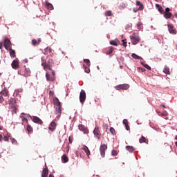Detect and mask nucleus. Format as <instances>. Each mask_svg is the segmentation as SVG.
<instances>
[{
  "instance_id": "4",
  "label": "nucleus",
  "mask_w": 177,
  "mask_h": 177,
  "mask_svg": "<svg viewBox=\"0 0 177 177\" xmlns=\"http://www.w3.org/2000/svg\"><path fill=\"white\" fill-rule=\"evenodd\" d=\"M51 71V75L49 73V72H46V77L47 81H50L51 82H53L55 80H56V77H55L56 75V73L53 70L50 71Z\"/></svg>"
},
{
  "instance_id": "7",
  "label": "nucleus",
  "mask_w": 177,
  "mask_h": 177,
  "mask_svg": "<svg viewBox=\"0 0 177 177\" xmlns=\"http://www.w3.org/2000/svg\"><path fill=\"white\" fill-rule=\"evenodd\" d=\"M28 117H30V120H32V121L35 122V124H38L39 125H42V124H44L42 120H41V118L37 116H31L30 115H28Z\"/></svg>"
},
{
  "instance_id": "23",
  "label": "nucleus",
  "mask_w": 177,
  "mask_h": 177,
  "mask_svg": "<svg viewBox=\"0 0 177 177\" xmlns=\"http://www.w3.org/2000/svg\"><path fill=\"white\" fill-rule=\"evenodd\" d=\"M126 150H127V151H129V153H133V151H135V147L127 145L126 146Z\"/></svg>"
},
{
  "instance_id": "41",
  "label": "nucleus",
  "mask_w": 177,
  "mask_h": 177,
  "mask_svg": "<svg viewBox=\"0 0 177 177\" xmlns=\"http://www.w3.org/2000/svg\"><path fill=\"white\" fill-rule=\"evenodd\" d=\"M131 56H132L133 59H138V60H140V59H141V57L139 55H138L135 53L132 54Z\"/></svg>"
},
{
  "instance_id": "62",
  "label": "nucleus",
  "mask_w": 177,
  "mask_h": 177,
  "mask_svg": "<svg viewBox=\"0 0 177 177\" xmlns=\"http://www.w3.org/2000/svg\"><path fill=\"white\" fill-rule=\"evenodd\" d=\"M122 6H123V8L126 7L125 4H124V3H122Z\"/></svg>"
},
{
  "instance_id": "54",
  "label": "nucleus",
  "mask_w": 177,
  "mask_h": 177,
  "mask_svg": "<svg viewBox=\"0 0 177 177\" xmlns=\"http://www.w3.org/2000/svg\"><path fill=\"white\" fill-rule=\"evenodd\" d=\"M3 139V136L2 134H0V142H2V140Z\"/></svg>"
},
{
  "instance_id": "5",
  "label": "nucleus",
  "mask_w": 177,
  "mask_h": 177,
  "mask_svg": "<svg viewBox=\"0 0 177 177\" xmlns=\"http://www.w3.org/2000/svg\"><path fill=\"white\" fill-rule=\"evenodd\" d=\"M8 104L10 105V107L12 109L13 113L17 111V104H16V100L15 98H10L8 101Z\"/></svg>"
},
{
  "instance_id": "26",
  "label": "nucleus",
  "mask_w": 177,
  "mask_h": 177,
  "mask_svg": "<svg viewBox=\"0 0 177 177\" xmlns=\"http://www.w3.org/2000/svg\"><path fill=\"white\" fill-rule=\"evenodd\" d=\"M149 140L146 139V138L143 136H141V138L139 139V142L140 143H147Z\"/></svg>"
},
{
  "instance_id": "25",
  "label": "nucleus",
  "mask_w": 177,
  "mask_h": 177,
  "mask_svg": "<svg viewBox=\"0 0 177 177\" xmlns=\"http://www.w3.org/2000/svg\"><path fill=\"white\" fill-rule=\"evenodd\" d=\"M160 116L165 120H168V112L167 111H164L162 113H160Z\"/></svg>"
},
{
  "instance_id": "21",
  "label": "nucleus",
  "mask_w": 177,
  "mask_h": 177,
  "mask_svg": "<svg viewBox=\"0 0 177 177\" xmlns=\"http://www.w3.org/2000/svg\"><path fill=\"white\" fill-rule=\"evenodd\" d=\"M48 174H49V170L47 169V167L44 168L41 174V177H48Z\"/></svg>"
},
{
  "instance_id": "44",
  "label": "nucleus",
  "mask_w": 177,
  "mask_h": 177,
  "mask_svg": "<svg viewBox=\"0 0 177 177\" xmlns=\"http://www.w3.org/2000/svg\"><path fill=\"white\" fill-rule=\"evenodd\" d=\"M21 120H22L23 122H26V124H28V120L26 117L22 116Z\"/></svg>"
},
{
  "instance_id": "27",
  "label": "nucleus",
  "mask_w": 177,
  "mask_h": 177,
  "mask_svg": "<svg viewBox=\"0 0 177 177\" xmlns=\"http://www.w3.org/2000/svg\"><path fill=\"white\" fill-rule=\"evenodd\" d=\"M10 51V56L11 57H16V52L15 51V50L10 48V50H8Z\"/></svg>"
},
{
  "instance_id": "16",
  "label": "nucleus",
  "mask_w": 177,
  "mask_h": 177,
  "mask_svg": "<svg viewBox=\"0 0 177 177\" xmlns=\"http://www.w3.org/2000/svg\"><path fill=\"white\" fill-rule=\"evenodd\" d=\"M167 27L170 34L176 35V32H177L176 29L174 28V26H172V24H168Z\"/></svg>"
},
{
  "instance_id": "58",
  "label": "nucleus",
  "mask_w": 177,
  "mask_h": 177,
  "mask_svg": "<svg viewBox=\"0 0 177 177\" xmlns=\"http://www.w3.org/2000/svg\"><path fill=\"white\" fill-rule=\"evenodd\" d=\"M2 46H3L2 42H1L0 43V49H2Z\"/></svg>"
},
{
  "instance_id": "46",
  "label": "nucleus",
  "mask_w": 177,
  "mask_h": 177,
  "mask_svg": "<svg viewBox=\"0 0 177 177\" xmlns=\"http://www.w3.org/2000/svg\"><path fill=\"white\" fill-rule=\"evenodd\" d=\"M10 140H11L12 145H17V140H16V139L11 138Z\"/></svg>"
},
{
  "instance_id": "31",
  "label": "nucleus",
  "mask_w": 177,
  "mask_h": 177,
  "mask_svg": "<svg viewBox=\"0 0 177 177\" xmlns=\"http://www.w3.org/2000/svg\"><path fill=\"white\" fill-rule=\"evenodd\" d=\"M165 19H171L172 17V13L171 12H164Z\"/></svg>"
},
{
  "instance_id": "63",
  "label": "nucleus",
  "mask_w": 177,
  "mask_h": 177,
  "mask_svg": "<svg viewBox=\"0 0 177 177\" xmlns=\"http://www.w3.org/2000/svg\"><path fill=\"white\" fill-rule=\"evenodd\" d=\"M175 139H176V140H177V136H176Z\"/></svg>"
},
{
  "instance_id": "1",
  "label": "nucleus",
  "mask_w": 177,
  "mask_h": 177,
  "mask_svg": "<svg viewBox=\"0 0 177 177\" xmlns=\"http://www.w3.org/2000/svg\"><path fill=\"white\" fill-rule=\"evenodd\" d=\"M44 59V57H42L41 62H43L41 63V66L42 67H44V70H45V71H48V70H49L50 71H52V67H53V65L55 64L53 63V59H49L46 62V61H45V59Z\"/></svg>"
},
{
  "instance_id": "59",
  "label": "nucleus",
  "mask_w": 177,
  "mask_h": 177,
  "mask_svg": "<svg viewBox=\"0 0 177 177\" xmlns=\"http://www.w3.org/2000/svg\"><path fill=\"white\" fill-rule=\"evenodd\" d=\"M68 151H69V149L68 147H66V153H68Z\"/></svg>"
},
{
  "instance_id": "34",
  "label": "nucleus",
  "mask_w": 177,
  "mask_h": 177,
  "mask_svg": "<svg viewBox=\"0 0 177 177\" xmlns=\"http://www.w3.org/2000/svg\"><path fill=\"white\" fill-rule=\"evenodd\" d=\"M156 6L158 8V10L160 12V13H162L164 12V8H162L160 4H156Z\"/></svg>"
},
{
  "instance_id": "40",
  "label": "nucleus",
  "mask_w": 177,
  "mask_h": 177,
  "mask_svg": "<svg viewBox=\"0 0 177 177\" xmlns=\"http://www.w3.org/2000/svg\"><path fill=\"white\" fill-rule=\"evenodd\" d=\"M105 16H112L113 15V12H111V10H108L105 12Z\"/></svg>"
},
{
  "instance_id": "39",
  "label": "nucleus",
  "mask_w": 177,
  "mask_h": 177,
  "mask_svg": "<svg viewBox=\"0 0 177 177\" xmlns=\"http://www.w3.org/2000/svg\"><path fill=\"white\" fill-rule=\"evenodd\" d=\"M141 64L143 66V67L147 68V70H151V67H150V66H149L147 64L142 62Z\"/></svg>"
},
{
  "instance_id": "10",
  "label": "nucleus",
  "mask_w": 177,
  "mask_h": 177,
  "mask_svg": "<svg viewBox=\"0 0 177 177\" xmlns=\"http://www.w3.org/2000/svg\"><path fill=\"white\" fill-rule=\"evenodd\" d=\"M4 47L6 50H10V48H12V43L10 42V40L8 38H6L4 40Z\"/></svg>"
},
{
  "instance_id": "17",
  "label": "nucleus",
  "mask_w": 177,
  "mask_h": 177,
  "mask_svg": "<svg viewBox=\"0 0 177 177\" xmlns=\"http://www.w3.org/2000/svg\"><path fill=\"white\" fill-rule=\"evenodd\" d=\"M129 84H120L118 86H116V89H129Z\"/></svg>"
},
{
  "instance_id": "56",
  "label": "nucleus",
  "mask_w": 177,
  "mask_h": 177,
  "mask_svg": "<svg viewBox=\"0 0 177 177\" xmlns=\"http://www.w3.org/2000/svg\"><path fill=\"white\" fill-rule=\"evenodd\" d=\"M68 140L70 143H73V140H71V137L68 138Z\"/></svg>"
},
{
  "instance_id": "19",
  "label": "nucleus",
  "mask_w": 177,
  "mask_h": 177,
  "mask_svg": "<svg viewBox=\"0 0 177 177\" xmlns=\"http://www.w3.org/2000/svg\"><path fill=\"white\" fill-rule=\"evenodd\" d=\"M41 38L37 39V40L35 39H32V45L33 46H37V45H39V44H41Z\"/></svg>"
},
{
  "instance_id": "28",
  "label": "nucleus",
  "mask_w": 177,
  "mask_h": 177,
  "mask_svg": "<svg viewBox=\"0 0 177 177\" xmlns=\"http://www.w3.org/2000/svg\"><path fill=\"white\" fill-rule=\"evenodd\" d=\"M114 52V47L110 46L109 47L107 51H106V55H111Z\"/></svg>"
},
{
  "instance_id": "35",
  "label": "nucleus",
  "mask_w": 177,
  "mask_h": 177,
  "mask_svg": "<svg viewBox=\"0 0 177 177\" xmlns=\"http://www.w3.org/2000/svg\"><path fill=\"white\" fill-rule=\"evenodd\" d=\"M83 68H84V71L87 74H89V73H91V69H89V67L86 66L85 64H83Z\"/></svg>"
},
{
  "instance_id": "55",
  "label": "nucleus",
  "mask_w": 177,
  "mask_h": 177,
  "mask_svg": "<svg viewBox=\"0 0 177 177\" xmlns=\"http://www.w3.org/2000/svg\"><path fill=\"white\" fill-rule=\"evenodd\" d=\"M156 113L158 114V115H161L162 113L160 112V111L156 110Z\"/></svg>"
},
{
  "instance_id": "22",
  "label": "nucleus",
  "mask_w": 177,
  "mask_h": 177,
  "mask_svg": "<svg viewBox=\"0 0 177 177\" xmlns=\"http://www.w3.org/2000/svg\"><path fill=\"white\" fill-rule=\"evenodd\" d=\"M61 158L64 164H66V162H68V156H67V155L64 154Z\"/></svg>"
},
{
  "instance_id": "32",
  "label": "nucleus",
  "mask_w": 177,
  "mask_h": 177,
  "mask_svg": "<svg viewBox=\"0 0 177 177\" xmlns=\"http://www.w3.org/2000/svg\"><path fill=\"white\" fill-rule=\"evenodd\" d=\"M83 150L85 151V153H86L87 156L91 155V151H89V149L88 148V147L84 145L83 147Z\"/></svg>"
},
{
  "instance_id": "2",
  "label": "nucleus",
  "mask_w": 177,
  "mask_h": 177,
  "mask_svg": "<svg viewBox=\"0 0 177 177\" xmlns=\"http://www.w3.org/2000/svg\"><path fill=\"white\" fill-rule=\"evenodd\" d=\"M132 45H138L140 42V36L139 33L134 32L130 36Z\"/></svg>"
},
{
  "instance_id": "60",
  "label": "nucleus",
  "mask_w": 177,
  "mask_h": 177,
  "mask_svg": "<svg viewBox=\"0 0 177 177\" xmlns=\"http://www.w3.org/2000/svg\"><path fill=\"white\" fill-rule=\"evenodd\" d=\"M3 129V127L0 126V131H2Z\"/></svg>"
},
{
  "instance_id": "3",
  "label": "nucleus",
  "mask_w": 177,
  "mask_h": 177,
  "mask_svg": "<svg viewBox=\"0 0 177 177\" xmlns=\"http://www.w3.org/2000/svg\"><path fill=\"white\" fill-rule=\"evenodd\" d=\"M8 96L9 91L8 88H4L3 90L0 92V103H3V102H5V97H8Z\"/></svg>"
},
{
  "instance_id": "29",
  "label": "nucleus",
  "mask_w": 177,
  "mask_h": 177,
  "mask_svg": "<svg viewBox=\"0 0 177 177\" xmlns=\"http://www.w3.org/2000/svg\"><path fill=\"white\" fill-rule=\"evenodd\" d=\"M49 53H52V48L47 47L44 49V55H49Z\"/></svg>"
},
{
  "instance_id": "24",
  "label": "nucleus",
  "mask_w": 177,
  "mask_h": 177,
  "mask_svg": "<svg viewBox=\"0 0 177 177\" xmlns=\"http://www.w3.org/2000/svg\"><path fill=\"white\" fill-rule=\"evenodd\" d=\"M110 44L113 45V46H118L120 45V41H118V40H111L110 41Z\"/></svg>"
},
{
  "instance_id": "49",
  "label": "nucleus",
  "mask_w": 177,
  "mask_h": 177,
  "mask_svg": "<svg viewBox=\"0 0 177 177\" xmlns=\"http://www.w3.org/2000/svg\"><path fill=\"white\" fill-rule=\"evenodd\" d=\"M123 124H124V125H128V120L124 119V120H123Z\"/></svg>"
},
{
  "instance_id": "13",
  "label": "nucleus",
  "mask_w": 177,
  "mask_h": 177,
  "mask_svg": "<svg viewBox=\"0 0 177 177\" xmlns=\"http://www.w3.org/2000/svg\"><path fill=\"white\" fill-rule=\"evenodd\" d=\"M55 114H57V117L55 120H59L60 118V115H62V106H57L55 109Z\"/></svg>"
},
{
  "instance_id": "43",
  "label": "nucleus",
  "mask_w": 177,
  "mask_h": 177,
  "mask_svg": "<svg viewBox=\"0 0 177 177\" xmlns=\"http://www.w3.org/2000/svg\"><path fill=\"white\" fill-rule=\"evenodd\" d=\"M137 70L139 73H145V71H146V69H145V68H138Z\"/></svg>"
},
{
  "instance_id": "50",
  "label": "nucleus",
  "mask_w": 177,
  "mask_h": 177,
  "mask_svg": "<svg viewBox=\"0 0 177 177\" xmlns=\"http://www.w3.org/2000/svg\"><path fill=\"white\" fill-rule=\"evenodd\" d=\"M123 42V46L127 47V39L122 40Z\"/></svg>"
},
{
  "instance_id": "12",
  "label": "nucleus",
  "mask_w": 177,
  "mask_h": 177,
  "mask_svg": "<svg viewBox=\"0 0 177 177\" xmlns=\"http://www.w3.org/2000/svg\"><path fill=\"white\" fill-rule=\"evenodd\" d=\"M11 66L14 70H17V68H19V59L16 58L15 59H14L11 64Z\"/></svg>"
},
{
  "instance_id": "14",
  "label": "nucleus",
  "mask_w": 177,
  "mask_h": 177,
  "mask_svg": "<svg viewBox=\"0 0 177 177\" xmlns=\"http://www.w3.org/2000/svg\"><path fill=\"white\" fill-rule=\"evenodd\" d=\"M78 128L80 131H82V132H84V133H85L86 135H87V133H89V130H88V129L85 127V126L82 124H79Z\"/></svg>"
},
{
  "instance_id": "45",
  "label": "nucleus",
  "mask_w": 177,
  "mask_h": 177,
  "mask_svg": "<svg viewBox=\"0 0 177 177\" xmlns=\"http://www.w3.org/2000/svg\"><path fill=\"white\" fill-rule=\"evenodd\" d=\"M21 92H23V88H19V89L17 90V96H19V97H20L21 96L19 93H21Z\"/></svg>"
},
{
  "instance_id": "53",
  "label": "nucleus",
  "mask_w": 177,
  "mask_h": 177,
  "mask_svg": "<svg viewBox=\"0 0 177 177\" xmlns=\"http://www.w3.org/2000/svg\"><path fill=\"white\" fill-rule=\"evenodd\" d=\"M170 10H171L169 9V8H167L165 9V13H168V12H169Z\"/></svg>"
},
{
  "instance_id": "38",
  "label": "nucleus",
  "mask_w": 177,
  "mask_h": 177,
  "mask_svg": "<svg viewBox=\"0 0 177 177\" xmlns=\"http://www.w3.org/2000/svg\"><path fill=\"white\" fill-rule=\"evenodd\" d=\"M163 72L165 73V74L169 75V74H170V72H169V67H168V66H165V68H164Z\"/></svg>"
},
{
  "instance_id": "42",
  "label": "nucleus",
  "mask_w": 177,
  "mask_h": 177,
  "mask_svg": "<svg viewBox=\"0 0 177 177\" xmlns=\"http://www.w3.org/2000/svg\"><path fill=\"white\" fill-rule=\"evenodd\" d=\"M109 131L111 135H115V129L113 127H111Z\"/></svg>"
},
{
  "instance_id": "47",
  "label": "nucleus",
  "mask_w": 177,
  "mask_h": 177,
  "mask_svg": "<svg viewBox=\"0 0 177 177\" xmlns=\"http://www.w3.org/2000/svg\"><path fill=\"white\" fill-rule=\"evenodd\" d=\"M111 154H112V156H113L114 157H115V156H118V152L117 151H115V150H113V151H111Z\"/></svg>"
},
{
  "instance_id": "48",
  "label": "nucleus",
  "mask_w": 177,
  "mask_h": 177,
  "mask_svg": "<svg viewBox=\"0 0 177 177\" xmlns=\"http://www.w3.org/2000/svg\"><path fill=\"white\" fill-rule=\"evenodd\" d=\"M142 23L141 22H138V24H137V28H138V30H140V28H141V27H142Z\"/></svg>"
},
{
  "instance_id": "36",
  "label": "nucleus",
  "mask_w": 177,
  "mask_h": 177,
  "mask_svg": "<svg viewBox=\"0 0 177 177\" xmlns=\"http://www.w3.org/2000/svg\"><path fill=\"white\" fill-rule=\"evenodd\" d=\"M26 131L28 133H31L32 132V127L30 124H28L26 127Z\"/></svg>"
},
{
  "instance_id": "61",
  "label": "nucleus",
  "mask_w": 177,
  "mask_h": 177,
  "mask_svg": "<svg viewBox=\"0 0 177 177\" xmlns=\"http://www.w3.org/2000/svg\"><path fill=\"white\" fill-rule=\"evenodd\" d=\"M49 177H55V176L53 175H52V174H50Z\"/></svg>"
},
{
  "instance_id": "6",
  "label": "nucleus",
  "mask_w": 177,
  "mask_h": 177,
  "mask_svg": "<svg viewBox=\"0 0 177 177\" xmlns=\"http://www.w3.org/2000/svg\"><path fill=\"white\" fill-rule=\"evenodd\" d=\"M20 73L24 77H30V75H31V71H30V68H26V66L21 68Z\"/></svg>"
},
{
  "instance_id": "20",
  "label": "nucleus",
  "mask_w": 177,
  "mask_h": 177,
  "mask_svg": "<svg viewBox=\"0 0 177 177\" xmlns=\"http://www.w3.org/2000/svg\"><path fill=\"white\" fill-rule=\"evenodd\" d=\"M53 102L55 106H57V107L62 106V102H60V101L59 100V98L57 97L53 98Z\"/></svg>"
},
{
  "instance_id": "51",
  "label": "nucleus",
  "mask_w": 177,
  "mask_h": 177,
  "mask_svg": "<svg viewBox=\"0 0 177 177\" xmlns=\"http://www.w3.org/2000/svg\"><path fill=\"white\" fill-rule=\"evenodd\" d=\"M53 95H55V93L53 91H49V95L50 96H53Z\"/></svg>"
},
{
  "instance_id": "30",
  "label": "nucleus",
  "mask_w": 177,
  "mask_h": 177,
  "mask_svg": "<svg viewBox=\"0 0 177 177\" xmlns=\"http://www.w3.org/2000/svg\"><path fill=\"white\" fill-rule=\"evenodd\" d=\"M46 6L49 10H53V5L49 2H46Z\"/></svg>"
},
{
  "instance_id": "37",
  "label": "nucleus",
  "mask_w": 177,
  "mask_h": 177,
  "mask_svg": "<svg viewBox=\"0 0 177 177\" xmlns=\"http://www.w3.org/2000/svg\"><path fill=\"white\" fill-rule=\"evenodd\" d=\"M84 62L86 64L87 67H91V61L88 59H84Z\"/></svg>"
},
{
  "instance_id": "11",
  "label": "nucleus",
  "mask_w": 177,
  "mask_h": 177,
  "mask_svg": "<svg viewBox=\"0 0 177 177\" xmlns=\"http://www.w3.org/2000/svg\"><path fill=\"white\" fill-rule=\"evenodd\" d=\"M136 5L137 6H140L138 9L133 8V11L136 13V12H138V10H143L144 9V6H143V3H142L140 1H136Z\"/></svg>"
},
{
  "instance_id": "52",
  "label": "nucleus",
  "mask_w": 177,
  "mask_h": 177,
  "mask_svg": "<svg viewBox=\"0 0 177 177\" xmlns=\"http://www.w3.org/2000/svg\"><path fill=\"white\" fill-rule=\"evenodd\" d=\"M125 128H126L127 131H129V129H130L129 124H126Z\"/></svg>"
},
{
  "instance_id": "15",
  "label": "nucleus",
  "mask_w": 177,
  "mask_h": 177,
  "mask_svg": "<svg viewBox=\"0 0 177 177\" xmlns=\"http://www.w3.org/2000/svg\"><path fill=\"white\" fill-rule=\"evenodd\" d=\"M56 122L55 120H53L48 127V130L50 131V132H53L55 129H56Z\"/></svg>"
},
{
  "instance_id": "33",
  "label": "nucleus",
  "mask_w": 177,
  "mask_h": 177,
  "mask_svg": "<svg viewBox=\"0 0 177 177\" xmlns=\"http://www.w3.org/2000/svg\"><path fill=\"white\" fill-rule=\"evenodd\" d=\"M12 134H10V133H7L6 136H4L3 140L5 142H9V138H10Z\"/></svg>"
},
{
  "instance_id": "8",
  "label": "nucleus",
  "mask_w": 177,
  "mask_h": 177,
  "mask_svg": "<svg viewBox=\"0 0 177 177\" xmlns=\"http://www.w3.org/2000/svg\"><path fill=\"white\" fill-rule=\"evenodd\" d=\"M86 100V93H85V91L81 90L80 94V103L82 104H84Z\"/></svg>"
},
{
  "instance_id": "9",
  "label": "nucleus",
  "mask_w": 177,
  "mask_h": 177,
  "mask_svg": "<svg viewBox=\"0 0 177 177\" xmlns=\"http://www.w3.org/2000/svg\"><path fill=\"white\" fill-rule=\"evenodd\" d=\"M106 149H107V145L106 144L101 145L100 147V151L102 158H104V156H106Z\"/></svg>"
},
{
  "instance_id": "18",
  "label": "nucleus",
  "mask_w": 177,
  "mask_h": 177,
  "mask_svg": "<svg viewBox=\"0 0 177 177\" xmlns=\"http://www.w3.org/2000/svg\"><path fill=\"white\" fill-rule=\"evenodd\" d=\"M93 133L95 135V136H96V138L99 140L100 139V130H99V127H95L94 129V131H93Z\"/></svg>"
},
{
  "instance_id": "57",
  "label": "nucleus",
  "mask_w": 177,
  "mask_h": 177,
  "mask_svg": "<svg viewBox=\"0 0 177 177\" xmlns=\"http://www.w3.org/2000/svg\"><path fill=\"white\" fill-rule=\"evenodd\" d=\"M160 106H161V107H163L164 109H167V106H165V104H162V105H160Z\"/></svg>"
}]
</instances>
